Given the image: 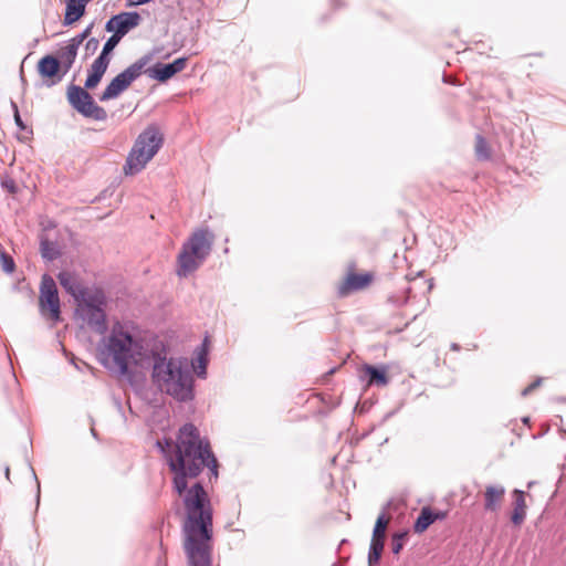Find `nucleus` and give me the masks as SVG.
Instances as JSON below:
<instances>
[{"label": "nucleus", "mask_w": 566, "mask_h": 566, "mask_svg": "<svg viewBox=\"0 0 566 566\" xmlns=\"http://www.w3.org/2000/svg\"><path fill=\"white\" fill-rule=\"evenodd\" d=\"M381 554L376 552H368V566H374L379 563Z\"/></svg>", "instance_id": "obj_37"}, {"label": "nucleus", "mask_w": 566, "mask_h": 566, "mask_svg": "<svg viewBox=\"0 0 566 566\" xmlns=\"http://www.w3.org/2000/svg\"><path fill=\"white\" fill-rule=\"evenodd\" d=\"M102 77H103V75L88 73V76L85 81L84 87L87 90H92V88L96 87L98 85V83L101 82Z\"/></svg>", "instance_id": "obj_29"}, {"label": "nucleus", "mask_w": 566, "mask_h": 566, "mask_svg": "<svg viewBox=\"0 0 566 566\" xmlns=\"http://www.w3.org/2000/svg\"><path fill=\"white\" fill-rule=\"evenodd\" d=\"M88 0H67L64 24L69 25L76 22L85 12V7Z\"/></svg>", "instance_id": "obj_17"}, {"label": "nucleus", "mask_w": 566, "mask_h": 566, "mask_svg": "<svg viewBox=\"0 0 566 566\" xmlns=\"http://www.w3.org/2000/svg\"><path fill=\"white\" fill-rule=\"evenodd\" d=\"M0 262H1L2 270L6 273H12L14 271L15 264H14L13 259L3 251L0 252Z\"/></svg>", "instance_id": "obj_27"}, {"label": "nucleus", "mask_w": 566, "mask_h": 566, "mask_svg": "<svg viewBox=\"0 0 566 566\" xmlns=\"http://www.w3.org/2000/svg\"><path fill=\"white\" fill-rule=\"evenodd\" d=\"M187 61V57H179L175 60L172 63H157L153 67L146 70V73L151 78H155L159 82H166L177 73L181 72L186 67Z\"/></svg>", "instance_id": "obj_10"}, {"label": "nucleus", "mask_w": 566, "mask_h": 566, "mask_svg": "<svg viewBox=\"0 0 566 566\" xmlns=\"http://www.w3.org/2000/svg\"><path fill=\"white\" fill-rule=\"evenodd\" d=\"M388 522L385 513L380 514L375 523L371 538L385 539Z\"/></svg>", "instance_id": "obj_22"}, {"label": "nucleus", "mask_w": 566, "mask_h": 566, "mask_svg": "<svg viewBox=\"0 0 566 566\" xmlns=\"http://www.w3.org/2000/svg\"><path fill=\"white\" fill-rule=\"evenodd\" d=\"M506 490L502 484H489L483 492L484 510L497 512L504 501Z\"/></svg>", "instance_id": "obj_11"}, {"label": "nucleus", "mask_w": 566, "mask_h": 566, "mask_svg": "<svg viewBox=\"0 0 566 566\" xmlns=\"http://www.w3.org/2000/svg\"><path fill=\"white\" fill-rule=\"evenodd\" d=\"M9 475H10V469H9V468H7V469H6V476H7V479H9Z\"/></svg>", "instance_id": "obj_42"}, {"label": "nucleus", "mask_w": 566, "mask_h": 566, "mask_svg": "<svg viewBox=\"0 0 566 566\" xmlns=\"http://www.w3.org/2000/svg\"><path fill=\"white\" fill-rule=\"evenodd\" d=\"M104 306H95L77 311L84 321L96 332L103 333L106 329V315Z\"/></svg>", "instance_id": "obj_13"}, {"label": "nucleus", "mask_w": 566, "mask_h": 566, "mask_svg": "<svg viewBox=\"0 0 566 566\" xmlns=\"http://www.w3.org/2000/svg\"><path fill=\"white\" fill-rule=\"evenodd\" d=\"M407 535H408L407 532H399V533H395L392 535L391 551L394 554L397 555L401 552Z\"/></svg>", "instance_id": "obj_26"}, {"label": "nucleus", "mask_w": 566, "mask_h": 566, "mask_svg": "<svg viewBox=\"0 0 566 566\" xmlns=\"http://www.w3.org/2000/svg\"><path fill=\"white\" fill-rule=\"evenodd\" d=\"M214 235L207 229L195 231L182 244L177 258L176 273L187 277L195 272L210 254Z\"/></svg>", "instance_id": "obj_4"}, {"label": "nucleus", "mask_w": 566, "mask_h": 566, "mask_svg": "<svg viewBox=\"0 0 566 566\" xmlns=\"http://www.w3.org/2000/svg\"><path fill=\"white\" fill-rule=\"evenodd\" d=\"M163 142V134L157 126L149 125L144 129L135 140L126 158V164L124 165L125 175L134 176L140 172L158 153Z\"/></svg>", "instance_id": "obj_5"}, {"label": "nucleus", "mask_w": 566, "mask_h": 566, "mask_svg": "<svg viewBox=\"0 0 566 566\" xmlns=\"http://www.w3.org/2000/svg\"><path fill=\"white\" fill-rule=\"evenodd\" d=\"M411 292H412L411 287L407 290V294L408 295H407V298H406L405 303L408 302V300L411 297Z\"/></svg>", "instance_id": "obj_40"}, {"label": "nucleus", "mask_w": 566, "mask_h": 566, "mask_svg": "<svg viewBox=\"0 0 566 566\" xmlns=\"http://www.w3.org/2000/svg\"><path fill=\"white\" fill-rule=\"evenodd\" d=\"M77 303V311L84 308H91L95 306H104L105 305V295L101 290H92L88 287H84L82 295L75 298Z\"/></svg>", "instance_id": "obj_14"}, {"label": "nucleus", "mask_w": 566, "mask_h": 566, "mask_svg": "<svg viewBox=\"0 0 566 566\" xmlns=\"http://www.w3.org/2000/svg\"><path fill=\"white\" fill-rule=\"evenodd\" d=\"M33 475H34V479H35V481H36V488H38V500H39V499H40V483H39L38 478H36V475H35V473H34V472H33Z\"/></svg>", "instance_id": "obj_39"}, {"label": "nucleus", "mask_w": 566, "mask_h": 566, "mask_svg": "<svg viewBox=\"0 0 566 566\" xmlns=\"http://www.w3.org/2000/svg\"><path fill=\"white\" fill-rule=\"evenodd\" d=\"M363 371L368 377V385L384 387L389 382L385 368H378L371 365H364Z\"/></svg>", "instance_id": "obj_18"}, {"label": "nucleus", "mask_w": 566, "mask_h": 566, "mask_svg": "<svg viewBox=\"0 0 566 566\" xmlns=\"http://www.w3.org/2000/svg\"><path fill=\"white\" fill-rule=\"evenodd\" d=\"M60 61L52 56L45 55L38 63V72L42 77H53L57 74Z\"/></svg>", "instance_id": "obj_20"}, {"label": "nucleus", "mask_w": 566, "mask_h": 566, "mask_svg": "<svg viewBox=\"0 0 566 566\" xmlns=\"http://www.w3.org/2000/svg\"><path fill=\"white\" fill-rule=\"evenodd\" d=\"M438 517L439 515L433 514L429 507H423L413 525L415 532H424Z\"/></svg>", "instance_id": "obj_21"}, {"label": "nucleus", "mask_w": 566, "mask_h": 566, "mask_svg": "<svg viewBox=\"0 0 566 566\" xmlns=\"http://www.w3.org/2000/svg\"><path fill=\"white\" fill-rule=\"evenodd\" d=\"M122 39H123L122 36L113 33V35L111 38H108V40L104 44L99 56H104L105 59H111L109 57L111 52L116 48V45L119 43V41Z\"/></svg>", "instance_id": "obj_25"}, {"label": "nucleus", "mask_w": 566, "mask_h": 566, "mask_svg": "<svg viewBox=\"0 0 566 566\" xmlns=\"http://www.w3.org/2000/svg\"><path fill=\"white\" fill-rule=\"evenodd\" d=\"M542 382V379H537L536 381L528 385L526 388L523 389L522 396H527L530 392H532L536 387H538Z\"/></svg>", "instance_id": "obj_38"}, {"label": "nucleus", "mask_w": 566, "mask_h": 566, "mask_svg": "<svg viewBox=\"0 0 566 566\" xmlns=\"http://www.w3.org/2000/svg\"><path fill=\"white\" fill-rule=\"evenodd\" d=\"M111 59L97 56L91 65L90 73L104 75L109 65Z\"/></svg>", "instance_id": "obj_24"}, {"label": "nucleus", "mask_w": 566, "mask_h": 566, "mask_svg": "<svg viewBox=\"0 0 566 566\" xmlns=\"http://www.w3.org/2000/svg\"><path fill=\"white\" fill-rule=\"evenodd\" d=\"M142 17L138 12H120L113 15L105 24L107 32H113L124 38L130 30L139 25Z\"/></svg>", "instance_id": "obj_9"}, {"label": "nucleus", "mask_w": 566, "mask_h": 566, "mask_svg": "<svg viewBox=\"0 0 566 566\" xmlns=\"http://www.w3.org/2000/svg\"><path fill=\"white\" fill-rule=\"evenodd\" d=\"M146 368H151L153 382L160 391L179 401L193 398V377L186 363L174 358L167 359L154 352Z\"/></svg>", "instance_id": "obj_3"}, {"label": "nucleus", "mask_w": 566, "mask_h": 566, "mask_svg": "<svg viewBox=\"0 0 566 566\" xmlns=\"http://www.w3.org/2000/svg\"><path fill=\"white\" fill-rule=\"evenodd\" d=\"M371 280H373V276L369 273H364V274L352 273V274H348L346 280L339 285L338 294L340 296H346V295H348L349 293H352L354 291L363 290V289H365L366 286L369 285Z\"/></svg>", "instance_id": "obj_12"}, {"label": "nucleus", "mask_w": 566, "mask_h": 566, "mask_svg": "<svg viewBox=\"0 0 566 566\" xmlns=\"http://www.w3.org/2000/svg\"><path fill=\"white\" fill-rule=\"evenodd\" d=\"M102 77H103V75L88 73V76L85 81L84 87L87 90H92V88L96 87L98 85V83L101 82Z\"/></svg>", "instance_id": "obj_30"}, {"label": "nucleus", "mask_w": 566, "mask_h": 566, "mask_svg": "<svg viewBox=\"0 0 566 566\" xmlns=\"http://www.w3.org/2000/svg\"><path fill=\"white\" fill-rule=\"evenodd\" d=\"M149 61L150 57L145 55L117 74L105 87L104 92L99 96V101L105 102L118 97L143 74L145 66Z\"/></svg>", "instance_id": "obj_6"}, {"label": "nucleus", "mask_w": 566, "mask_h": 566, "mask_svg": "<svg viewBox=\"0 0 566 566\" xmlns=\"http://www.w3.org/2000/svg\"><path fill=\"white\" fill-rule=\"evenodd\" d=\"M61 286L75 300L82 295L85 287L78 276L70 271H62L57 274Z\"/></svg>", "instance_id": "obj_15"}, {"label": "nucleus", "mask_w": 566, "mask_h": 566, "mask_svg": "<svg viewBox=\"0 0 566 566\" xmlns=\"http://www.w3.org/2000/svg\"><path fill=\"white\" fill-rule=\"evenodd\" d=\"M475 155L480 160H488L491 157L488 143L481 135L475 138Z\"/></svg>", "instance_id": "obj_23"}, {"label": "nucleus", "mask_w": 566, "mask_h": 566, "mask_svg": "<svg viewBox=\"0 0 566 566\" xmlns=\"http://www.w3.org/2000/svg\"><path fill=\"white\" fill-rule=\"evenodd\" d=\"M77 50L78 46L71 41H69L67 44L60 50L57 60L60 61V65H62L64 73L69 72V70L74 64Z\"/></svg>", "instance_id": "obj_19"}, {"label": "nucleus", "mask_w": 566, "mask_h": 566, "mask_svg": "<svg viewBox=\"0 0 566 566\" xmlns=\"http://www.w3.org/2000/svg\"><path fill=\"white\" fill-rule=\"evenodd\" d=\"M87 88L71 84L67 87V101L81 115L95 120H106V111L97 105Z\"/></svg>", "instance_id": "obj_7"}, {"label": "nucleus", "mask_w": 566, "mask_h": 566, "mask_svg": "<svg viewBox=\"0 0 566 566\" xmlns=\"http://www.w3.org/2000/svg\"><path fill=\"white\" fill-rule=\"evenodd\" d=\"M98 46H99V41L97 39H95V38L88 39L85 44L86 55L94 54L97 51Z\"/></svg>", "instance_id": "obj_33"}, {"label": "nucleus", "mask_w": 566, "mask_h": 566, "mask_svg": "<svg viewBox=\"0 0 566 566\" xmlns=\"http://www.w3.org/2000/svg\"><path fill=\"white\" fill-rule=\"evenodd\" d=\"M154 352L145 347L143 340L133 335L129 327L115 323L107 336L98 345V358L103 366L128 375L132 366L146 368Z\"/></svg>", "instance_id": "obj_2"}, {"label": "nucleus", "mask_w": 566, "mask_h": 566, "mask_svg": "<svg viewBox=\"0 0 566 566\" xmlns=\"http://www.w3.org/2000/svg\"><path fill=\"white\" fill-rule=\"evenodd\" d=\"M40 312L43 316L57 322L61 315V304L55 281L49 274H43L39 296Z\"/></svg>", "instance_id": "obj_8"}, {"label": "nucleus", "mask_w": 566, "mask_h": 566, "mask_svg": "<svg viewBox=\"0 0 566 566\" xmlns=\"http://www.w3.org/2000/svg\"><path fill=\"white\" fill-rule=\"evenodd\" d=\"M42 255L43 258L48 259V260H54L57 255V252L55 251L54 248L50 247V243L49 242H42Z\"/></svg>", "instance_id": "obj_31"}, {"label": "nucleus", "mask_w": 566, "mask_h": 566, "mask_svg": "<svg viewBox=\"0 0 566 566\" xmlns=\"http://www.w3.org/2000/svg\"><path fill=\"white\" fill-rule=\"evenodd\" d=\"M385 546V539L371 538L369 552H376L382 554Z\"/></svg>", "instance_id": "obj_35"}, {"label": "nucleus", "mask_w": 566, "mask_h": 566, "mask_svg": "<svg viewBox=\"0 0 566 566\" xmlns=\"http://www.w3.org/2000/svg\"><path fill=\"white\" fill-rule=\"evenodd\" d=\"M92 29H93V23H91L88 27H86L82 33L75 35L70 41L80 48V45L83 43V41L86 40L90 36V34L92 33Z\"/></svg>", "instance_id": "obj_28"}, {"label": "nucleus", "mask_w": 566, "mask_h": 566, "mask_svg": "<svg viewBox=\"0 0 566 566\" xmlns=\"http://www.w3.org/2000/svg\"><path fill=\"white\" fill-rule=\"evenodd\" d=\"M168 450L163 449L170 471L174 473V489L182 499L186 520L182 526L185 552L190 566L210 565V541L212 538V507L210 499L201 485L196 482L188 488V479L197 478L203 468L218 478V462L210 443L201 438L192 423L184 424L176 442L166 441Z\"/></svg>", "instance_id": "obj_1"}, {"label": "nucleus", "mask_w": 566, "mask_h": 566, "mask_svg": "<svg viewBox=\"0 0 566 566\" xmlns=\"http://www.w3.org/2000/svg\"><path fill=\"white\" fill-rule=\"evenodd\" d=\"M513 512L511 514V522L515 526H521L526 518V503L525 493L521 490L515 489L513 491Z\"/></svg>", "instance_id": "obj_16"}, {"label": "nucleus", "mask_w": 566, "mask_h": 566, "mask_svg": "<svg viewBox=\"0 0 566 566\" xmlns=\"http://www.w3.org/2000/svg\"><path fill=\"white\" fill-rule=\"evenodd\" d=\"M451 348H452L453 350H459V349H460V346H459L458 344L453 343V344L451 345Z\"/></svg>", "instance_id": "obj_41"}, {"label": "nucleus", "mask_w": 566, "mask_h": 566, "mask_svg": "<svg viewBox=\"0 0 566 566\" xmlns=\"http://www.w3.org/2000/svg\"><path fill=\"white\" fill-rule=\"evenodd\" d=\"M197 361L199 364L198 367L201 369V370H198L197 374L199 377H202L206 375V365H207L206 353L203 352V349L198 354Z\"/></svg>", "instance_id": "obj_34"}, {"label": "nucleus", "mask_w": 566, "mask_h": 566, "mask_svg": "<svg viewBox=\"0 0 566 566\" xmlns=\"http://www.w3.org/2000/svg\"><path fill=\"white\" fill-rule=\"evenodd\" d=\"M11 107L13 109V113H14V122L17 124V126L20 128V129H24L25 128V125L24 123L22 122L21 119V116L19 114V109H18V105L15 102L11 101Z\"/></svg>", "instance_id": "obj_36"}, {"label": "nucleus", "mask_w": 566, "mask_h": 566, "mask_svg": "<svg viewBox=\"0 0 566 566\" xmlns=\"http://www.w3.org/2000/svg\"><path fill=\"white\" fill-rule=\"evenodd\" d=\"M1 186L3 189H6L10 193H15L18 191L15 181L10 177H4L1 180Z\"/></svg>", "instance_id": "obj_32"}]
</instances>
